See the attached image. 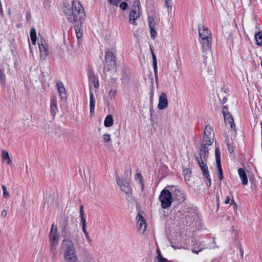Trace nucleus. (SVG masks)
<instances>
[{
  "label": "nucleus",
  "instance_id": "1",
  "mask_svg": "<svg viewBox=\"0 0 262 262\" xmlns=\"http://www.w3.org/2000/svg\"><path fill=\"white\" fill-rule=\"evenodd\" d=\"M62 12L68 21L72 23L81 21L85 17L84 9L77 1H73L71 7L70 4L64 3Z\"/></svg>",
  "mask_w": 262,
  "mask_h": 262
},
{
  "label": "nucleus",
  "instance_id": "2",
  "mask_svg": "<svg viewBox=\"0 0 262 262\" xmlns=\"http://www.w3.org/2000/svg\"><path fill=\"white\" fill-rule=\"evenodd\" d=\"M199 36L200 42L204 50L208 51L211 49L212 43L211 31L204 25L199 24Z\"/></svg>",
  "mask_w": 262,
  "mask_h": 262
},
{
  "label": "nucleus",
  "instance_id": "3",
  "mask_svg": "<svg viewBox=\"0 0 262 262\" xmlns=\"http://www.w3.org/2000/svg\"><path fill=\"white\" fill-rule=\"evenodd\" d=\"M159 200L161 203L162 208H168L171 206L173 200L171 191L166 188L163 189L160 192Z\"/></svg>",
  "mask_w": 262,
  "mask_h": 262
},
{
  "label": "nucleus",
  "instance_id": "4",
  "mask_svg": "<svg viewBox=\"0 0 262 262\" xmlns=\"http://www.w3.org/2000/svg\"><path fill=\"white\" fill-rule=\"evenodd\" d=\"M197 162L201 169L202 171L203 174L204 176V181L207 187H209L211 185V179L208 171V168L206 162L202 158L201 153H199V156L196 157Z\"/></svg>",
  "mask_w": 262,
  "mask_h": 262
},
{
  "label": "nucleus",
  "instance_id": "5",
  "mask_svg": "<svg viewBox=\"0 0 262 262\" xmlns=\"http://www.w3.org/2000/svg\"><path fill=\"white\" fill-rule=\"evenodd\" d=\"M104 62V71H110L116 70V57L112 52L110 51L105 52Z\"/></svg>",
  "mask_w": 262,
  "mask_h": 262
},
{
  "label": "nucleus",
  "instance_id": "6",
  "mask_svg": "<svg viewBox=\"0 0 262 262\" xmlns=\"http://www.w3.org/2000/svg\"><path fill=\"white\" fill-rule=\"evenodd\" d=\"M64 243V258L77 256L74 245L71 240L64 239L62 242Z\"/></svg>",
  "mask_w": 262,
  "mask_h": 262
},
{
  "label": "nucleus",
  "instance_id": "7",
  "mask_svg": "<svg viewBox=\"0 0 262 262\" xmlns=\"http://www.w3.org/2000/svg\"><path fill=\"white\" fill-rule=\"evenodd\" d=\"M168 187L170 188L172 196L179 203H183L185 201L186 195L183 190L176 186H168Z\"/></svg>",
  "mask_w": 262,
  "mask_h": 262
},
{
  "label": "nucleus",
  "instance_id": "8",
  "mask_svg": "<svg viewBox=\"0 0 262 262\" xmlns=\"http://www.w3.org/2000/svg\"><path fill=\"white\" fill-rule=\"evenodd\" d=\"M49 239L51 246L53 248L54 247H56L58 243L59 237L58 234L57 227L55 226L54 223L52 225V228L49 235Z\"/></svg>",
  "mask_w": 262,
  "mask_h": 262
},
{
  "label": "nucleus",
  "instance_id": "9",
  "mask_svg": "<svg viewBox=\"0 0 262 262\" xmlns=\"http://www.w3.org/2000/svg\"><path fill=\"white\" fill-rule=\"evenodd\" d=\"M88 75L89 77V88H91L90 85L93 84L95 89H98L99 86L98 78L97 76L95 74L92 68L88 69Z\"/></svg>",
  "mask_w": 262,
  "mask_h": 262
},
{
  "label": "nucleus",
  "instance_id": "10",
  "mask_svg": "<svg viewBox=\"0 0 262 262\" xmlns=\"http://www.w3.org/2000/svg\"><path fill=\"white\" fill-rule=\"evenodd\" d=\"M215 159L216 163V167L218 169V177L220 180L221 181L223 180V172L221 165V152L219 147H216L215 149Z\"/></svg>",
  "mask_w": 262,
  "mask_h": 262
},
{
  "label": "nucleus",
  "instance_id": "11",
  "mask_svg": "<svg viewBox=\"0 0 262 262\" xmlns=\"http://www.w3.org/2000/svg\"><path fill=\"white\" fill-rule=\"evenodd\" d=\"M225 110H227V106H224L222 110V113L224 116L225 123L229 125L232 129L235 130V125L232 116L229 113H226Z\"/></svg>",
  "mask_w": 262,
  "mask_h": 262
},
{
  "label": "nucleus",
  "instance_id": "12",
  "mask_svg": "<svg viewBox=\"0 0 262 262\" xmlns=\"http://www.w3.org/2000/svg\"><path fill=\"white\" fill-rule=\"evenodd\" d=\"M38 47L40 57L45 59L49 54V50L45 40L42 38L38 41Z\"/></svg>",
  "mask_w": 262,
  "mask_h": 262
},
{
  "label": "nucleus",
  "instance_id": "13",
  "mask_svg": "<svg viewBox=\"0 0 262 262\" xmlns=\"http://www.w3.org/2000/svg\"><path fill=\"white\" fill-rule=\"evenodd\" d=\"M116 181L117 184L120 186L122 191L126 194H130L132 193V189L130 186V184L126 181L121 179L119 178H116Z\"/></svg>",
  "mask_w": 262,
  "mask_h": 262
},
{
  "label": "nucleus",
  "instance_id": "14",
  "mask_svg": "<svg viewBox=\"0 0 262 262\" xmlns=\"http://www.w3.org/2000/svg\"><path fill=\"white\" fill-rule=\"evenodd\" d=\"M138 230L141 233H143L146 228V223L143 215L140 213H138L137 215Z\"/></svg>",
  "mask_w": 262,
  "mask_h": 262
},
{
  "label": "nucleus",
  "instance_id": "15",
  "mask_svg": "<svg viewBox=\"0 0 262 262\" xmlns=\"http://www.w3.org/2000/svg\"><path fill=\"white\" fill-rule=\"evenodd\" d=\"M168 106V100L165 93L162 92L159 96L158 108L160 110H164Z\"/></svg>",
  "mask_w": 262,
  "mask_h": 262
},
{
  "label": "nucleus",
  "instance_id": "16",
  "mask_svg": "<svg viewBox=\"0 0 262 262\" xmlns=\"http://www.w3.org/2000/svg\"><path fill=\"white\" fill-rule=\"evenodd\" d=\"M204 138L206 140H211L213 142L214 134L213 128L209 125H206L204 131Z\"/></svg>",
  "mask_w": 262,
  "mask_h": 262
},
{
  "label": "nucleus",
  "instance_id": "17",
  "mask_svg": "<svg viewBox=\"0 0 262 262\" xmlns=\"http://www.w3.org/2000/svg\"><path fill=\"white\" fill-rule=\"evenodd\" d=\"M148 24L150 28V35L152 39H154L157 35L155 30V23L153 17H148L147 18Z\"/></svg>",
  "mask_w": 262,
  "mask_h": 262
},
{
  "label": "nucleus",
  "instance_id": "18",
  "mask_svg": "<svg viewBox=\"0 0 262 262\" xmlns=\"http://www.w3.org/2000/svg\"><path fill=\"white\" fill-rule=\"evenodd\" d=\"M57 88L59 94V96L62 99H65L67 98V94L63 83L61 81L57 82Z\"/></svg>",
  "mask_w": 262,
  "mask_h": 262
},
{
  "label": "nucleus",
  "instance_id": "19",
  "mask_svg": "<svg viewBox=\"0 0 262 262\" xmlns=\"http://www.w3.org/2000/svg\"><path fill=\"white\" fill-rule=\"evenodd\" d=\"M95 106V100L93 92L91 90V88H90V114L92 115L94 113Z\"/></svg>",
  "mask_w": 262,
  "mask_h": 262
},
{
  "label": "nucleus",
  "instance_id": "20",
  "mask_svg": "<svg viewBox=\"0 0 262 262\" xmlns=\"http://www.w3.org/2000/svg\"><path fill=\"white\" fill-rule=\"evenodd\" d=\"M238 173L242 181V184L244 185H247L248 181L245 170L243 168H239L238 169Z\"/></svg>",
  "mask_w": 262,
  "mask_h": 262
},
{
  "label": "nucleus",
  "instance_id": "21",
  "mask_svg": "<svg viewBox=\"0 0 262 262\" xmlns=\"http://www.w3.org/2000/svg\"><path fill=\"white\" fill-rule=\"evenodd\" d=\"M212 144V141L206 140L205 139H203L201 144L200 152H208V149L207 146H210ZM201 153V152H200Z\"/></svg>",
  "mask_w": 262,
  "mask_h": 262
},
{
  "label": "nucleus",
  "instance_id": "22",
  "mask_svg": "<svg viewBox=\"0 0 262 262\" xmlns=\"http://www.w3.org/2000/svg\"><path fill=\"white\" fill-rule=\"evenodd\" d=\"M50 112L53 117H55L58 112L57 101L55 99H52L50 101Z\"/></svg>",
  "mask_w": 262,
  "mask_h": 262
},
{
  "label": "nucleus",
  "instance_id": "23",
  "mask_svg": "<svg viewBox=\"0 0 262 262\" xmlns=\"http://www.w3.org/2000/svg\"><path fill=\"white\" fill-rule=\"evenodd\" d=\"M151 52L152 54V63H153V68L154 71L155 76L156 80H157L158 78V67H157V58L156 55L154 54V52L152 49H151Z\"/></svg>",
  "mask_w": 262,
  "mask_h": 262
},
{
  "label": "nucleus",
  "instance_id": "24",
  "mask_svg": "<svg viewBox=\"0 0 262 262\" xmlns=\"http://www.w3.org/2000/svg\"><path fill=\"white\" fill-rule=\"evenodd\" d=\"M81 262H95V261L91 254L88 251H85L82 254Z\"/></svg>",
  "mask_w": 262,
  "mask_h": 262
},
{
  "label": "nucleus",
  "instance_id": "25",
  "mask_svg": "<svg viewBox=\"0 0 262 262\" xmlns=\"http://www.w3.org/2000/svg\"><path fill=\"white\" fill-rule=\"evenodd\" d=\"M113 123L114 119L113 116L111 114L107 115L104 119V125L106 127H108L112 126Z\"/></svg>",
  "mask_w": 262,
  "mask_h": 262
},
{
  "label": "nucleus",
  "instance_id": "26",
  "mask_svg": "<svg viewBox=\"0 0 262 262\" xmlns=\"http://www.w3.org/2000/svg\"><path fill=\"white\" fill-rule=\"evenodd\" d=\"M80 216L81 217V223L82 224V228L84 229L86 228V220L84 216V210L83 205H81L80 209Z\"/></svg>",
  "mask_w": 262,
  "mask_h": 262
},
{
  "label": "nucleus",
  "instance_id": "27",
  "mask_svg": "<svg viewBox=\"0 0 262 262\" xmlns=\"http://www.w3.org/2000/svg\"><path fill=\"white\" fill-rule=\"evenodd\" d=\"M30 36L32 45H35L36 42V32L34 28H32L31 29Z\"/></svg>",
  "mask_w": 262,
  "mask_h": 262
},
{
  "label": "nucleus",
  "instance_id": "28",
  "mask_svg": "<svg viewBox=\"0 0 262 262\" xmlns=\"http://www.w3.org/2000/svg\"><path fill=\"white\" fill-rule=\"evenodd\" d=\"M255 39L257 46H260L262 45V32L259 31L255 33Z\"/></svg>",
  "mask_w": 262,
  "mask_h": 262
},
{
  "label": "nucleus",
  "instance_id": "29",
  "mask_svg": "<svg viewBox=\"0 0 262 262\" xmlns=\"http://www.w3.org/2000/svg\"><path fill=\"white\" fill-rule=\"evenodd\" d=\"M138 17V16L137 14L136 10H133L129 13V21L134 25Z\"/></svg>",
  "mask_w": 262,
  "mask_h": 262
},
{
  "label": "nucleus",
  "instance_id": "30",
  "mask_svg": "<svg viewBox=\"0 0 262 262\" xmlns=\"http://www.w3.org/2000/svg\"><path fill=\"white\" fill-rule=\"evenodd\" d=\"M0 83L3 86L6 85V75L3 69H0Z\"/></svg>",
  "mask_w": 262,
  "mask_h": 262
},
{
  "label": "nucleus",
  "instance_id": "31",
  "mask_svg": "<svg viewBox=\"0 0 262 262\" xmlns=\"http://www.w3.org/2000/svg\"><path fill=\"white\" fill-rule=\"evenodd\" d=\"M191 171L189 168H186L183 170V175L185 181H189Z\"/></svg>",
  "mask_w": 262,
  "mask_h": 262
},
{
  "label": "nucleus",
  "instance_id": "32",
  "mask_svg": "<svg viewBox=\"0 0 262 262\" xmlns=\"http://www.w3.org/2000/svg\"><path fill=\"white\" fill-rule=\"evenodd\" d=\"M135 179L137 181H139L140 184H141V185L142 189H143L144 184H143V177H142L141 174H140V173H137L135 175Z\"/></svg>",
  "mask_w": 262,
  "mask_h": 262
},
{
  "label": "nucleus",
  "instance_id": "33",
  "mask_svg": "<svg viewBox=\"0 0 262 262\" xmlns=\"http://www.w3.org/2000/svg\"><path fill=\"white\" fill-rule=\"evenodd\" d=\"M2 188L3 191V196L5 199H8L10 196L9 193L7 191V188L5 185H2Z\"/></svg>",
  "mask_w": 262,
  "mask_h": 262
},
{
  "label": "nucleus",
  "instance_id": "34",
  "mask_svg": "<svg viewBox=\"0 0 262 262\" xmlns=\"http://www.w3.org/2000/svg\"><path fill=\"white\" fill-rule=\"evenodd\" d=\"M165 6L167 7L168 10H171L172 8V0H163Z\"/></svg>",
  "mask_w": 262,
  "mask_h": 262
},
{
  "label": "nucleus",
  "instance_id": "35",
  "mask_svg": "<svg viewBox=\"0 0 262 262\" xmlns=\"http://www.w3.org/2000/svg\"><path fill=\"white\" fill-rule=\"evenodd\" d=\"M66 262H78L77 256L64 258Z\"/></svg>",
  "mask_w": 262,
  "mask_h": 262
},
{
  "label": "nucleus",
  "instance_id": "36",
  "mask_svg": "<svg viewBox=\"0 0 262 262\" xmlns=\"http://www.w3.org/2000/svg\"><path fill=\"white\" fill-rule=\"evenodd\" d=\"M82 231L84 234V235L85 236V237L86 238L88 242L89 243H91L92 242V239L90 237V236L89 234V233L88 232V231L86 230V228H85L84 229H82Z\"/></svg>",
  "mask_w": 262,
  "mask_h": 262
},
{
  "label": "nucleus",
  "instance_id": "37",
  "mask_svg": "<svg viewBox=\"0 0 262 262\" xmlns=\"http://www.w3.org/2000/svg\"><path fill=\"white\" fill-rule=\"evenodd\" d=\"M68 222L67 221H63V224L61 226V233L62 234H66Z\"/></svg>",
  "mask_w": 262,
  "mask_h": 262
},
{
  "label": "nucleus",
  "instance_id": "38",
  "mask_svg": "<svg viewBox=\"0 0 262 262\" xmlns=\"http://www.w3.org/2000/svg\"><path fill=\"white\" fill-rule=\"evenodd\" d=\"M158 262H168V261L165 258H164L161 253L159 252V255L157 256Z\"/></svg>",
  "mask_w": 262,
  "mask_h": 262
},
{
  "label": "nucleus",
  "instance_id": "39",
  "mask_svg": "<svg viewBox=\"0 0 262 262\" xmlns=\"http://www.w3.org/2000/svg\"><path fill=\"white\" fill-rule=\"evenodd\" d=\"M103 139L104 142L107 143L111 140V136L110 134H105L103 136Z\"/></svg>",
  "mask_w": 262,
  "mask_h": 262
},
{
  "label": "nucleus",
  "instance_id": "40",
  "mask_svg": "<svg viewBox=\"0 0 262 262\" xmlns=\"http://www.w3.org/2000/svg\"><path fill=\"white\" fill-rule=\"evenodd\" d=\"M2 156L3 160L9 159V153L7 151L4 150H2Z\"/></svg>",
  "mask_w": 262,
  "mask_h": 262
},
{
  "label": "nucleus",
  "instance_id": "41",
  "mask_svg": "<svg viewBox=\"0 0 262 262\" xmlns=\"http://www.w3.org/2000/svg\"><path fill=\"white\" fill-rule=\"evenodd\" d=\"M119 7L122 10H125L128 7V4L126 2H122L120 4Z\"/></svg>",
  "mask_w": 262,
  "mask_h": 262
},
{
  "label": "nucleus",
  "instance_id": "42",
  "mask_svg": "<svg viewBox=\"0 0 262 262\" xmlns=\"http://www.w3.org/2000/svg\"><path fill=\"white\" fill-rule=\"evenodd\" d=\"M76 36L77 38H80L82 35V31H81L80 29L77 31V28L75 27Z\"/></svg>",
  "mask_w": 262,
  "mask_h": 262
},
{
  "label": "nucleus",
  "instance_id": "43",
  "mask_svg": "<svg viewBox=\"0 0 262 262\" xmlns=\"http://www.w3.org/2000/svg\"><path fill=\"white\" fill-rule=\"evenodd\" d=\"M121 0H108V2L113 5L117 6Z\"/></svg>",
  "mask_w": 262,
  "mask_h": 262
},
{
  "label": "nucleus",
  "instance_id": "44",
  "mask_svg": "<svg viewBox=\"0 0 262 262\" xmlns=\"http://www.w3.org/2000/svg\"><path fill=\"white\" fill-rule=\"evenodd\" d=\"M227 147H228V149L229 152L230 154L233 153L234 152V147H233V146L232 145H230L229 143H227Z\"/></svg>",
  "mask_w": 262,
  "mask_h": 262
},
{
  "label": "nucleus",
  "instance_id": "45",
  "mask_svg": "<svg viewBox=\"0 0 262 262\" xmlns=\"http://www.w3.org/2000/svg\"><path fill=\"white\" fill-rule=\"evenodd\" d=\"M116 91L114 90L113 89H111L109 91V95L111 96V98L112 99L115 97V94H116Z\"/></svg>",
  "mask_w": 262,
  "mask_h": 262
},
{
  "label": "nucleus",
  "instance_id": "46",
  "mask_svg": "<svg viewBox=\"0 0 262 262\" xmlns=\"http://www.w3.org/2000/svg\"><path fill=\"white\" fill-rule=\"evenodd\" d=\"M133 6L135 7V9H136V7L138 8V9H139L140 7V2L139 0H136L135 1Z\"/></svg>",
  "mask_w": 262,
  "mask_h": 262
},
{
  "label": "nucleus",
  "instance_id": "47",
  "mask_svg": "<svg viewBox=\"0 0 262 262\" xmlns=\"http://www.w3.org/2000/svg\"><path fill=\"white\" fill-rule=\"evenodd\" d=\"M202 158L204 161H206L207 158H208V152H202Z\"/></svg>",
  "mask_w": 262,
  "mask_h": 262
},
{
  "label": "nucleus",
  "instance_id": "48",
  "mask_svg": "<svg viewBox=\"0 0 262 262\" xmlns=\"http://www.w3.org/2000/svg\"><path fill=\"white\" fill-rule=\"evenodd\" d=\"M26 20L29 21L31 18V13L30 12H27L26 13Z\"/></svg>",
  "mask_w": 262,
  "mask_h": 262
},
{
  "label": "nucleus",
  "instance_id": "49",
  "mask_svg": "<svg viewBox=\"0 0 262 262\" xmlns=\"http://www.w3.org/2000/svg\"><path fill=\"white\" fill-rule=\"evenodd\" d=\"M150 101H152V99H153L154 94V89L153 88L151 89V90L150 91Z\"/></svg>",
  "mask_w": 262,
  "mask_h": 262
},
{
  "label": "nucleus",
  "instance_id": "50",
  "mask_svg": "<svg viewBox=\"0 0 262 262\" xmlns=\"http://www.w3.org/2000/svg\"><path fill=\"white\" fill-rule=\"evenodd\" d=\"M49 3H50L49 0H44L43 1V4H44L45 7L46 8L49 7Z\"/></svg>",
  "mask_w": 262,
  "mask_h": 262
},
{
  "label": "nucleus",
  "instance_id": "51",
  "mask_svg": "<svg viewBox=\"0 0 262 262\" xmlns=\"http://www.w3.org/2000/svg\"><path fill=\"white\" fill-rule=\"evenodd\" d=\"M230 200V197L229 196H227L226 199L224 202L225 204H228V203H229Z\"/></svg>",
  "mask_w": 262,
  "mask_h": 262
},
{
  "label": "nucleus",
  "instance_id": "52",
  "mask_svg": "<svg viewBox=\"0 0 262 262\" xmlns=\"http://www.w3.org/2000/svg\"><path fill=\"white\" fill-rule=\"evenodd\" d=\"M7 215V211L6 210H3L1 212V216L5 217Z\"/></svg>",
  "mask_w": 262,
  "mask_h": 262
},
{
  "label": "nucleus",
  "instance_id": "53",
  "mask_svg": "<svg viewBox=\"0 0 262 262\" xmlns=\"http://www.w3.org/2000/svg\"><path fill=\"white\" fill-rule=\"evenodd\" d=\"M222 91H223L224 93H227L228 89L226 87V86H223L222 88Z\"/></svg>",
  "mask_w": 262,
  "mask_h": 262
},
{
  "label": "nucleus",
  "instance_id": "54",
  "mask_svg": "<svg viewBox=\"0 0 262 262\" xmlns=\"http://www.w3.org/2000/svg\"><path fill=\"white\" fill-rule=\"evenodd\" d=\"M227 99L226 98V97L225 96H224L223 97V98L222 99V100H221V102H222V104H224L227 102Z\"/></svg>",
  "mask_w": 262,
  "mask_h": 262
},
{
  "label": "nucleus",
  "instance_id": "55",
  "mask_svg": "<svg viewBox=\"0 0 262 262\" xmlns=\"http://www.w3.org/2000/svg\"><path fill=\"white\" fill-rule=\"evenodd\" d=\"M0 13L1 14H3V13L2 6V4H1V2H0Z\"/></svg>",
  "mask_w": 262,
  "mask_h": 262
},
{
  "label": "nucleus",
  "instance_id": "56",
  "mask_svg": "<svg viewBox=\"0 0 262 262\" xmlns=\"http://www.w3.org/2000/svg\"><path fill=\"white\" fill-rule=\"evenodd\" d=\"M233 203L234 204V207H235V208H237V205L236 203H234V200H231V204Z\"/></svg>",
  "mask_w": 262,
  "mask_h": 262
},
{
  "label": "nucleus",
  "instance_id": "57",
  "mask_svg": "<svg viewBox=\"0 0 262 262\" xmlns=\"http://www.w3.org/2000/svg\"><path fill=\"white\" fill-rule=\"evenodd\" d=\"M6 160H7V163L8 164H9L11 163V159H10V157L9 158V159H6Z\"/></svg>",
  "mask_w": 262,
  "mask_h": 262
},
{
  "label": "nucleus",
  "instance_id": "58",
  "mask_svg": "<svg viewBox=\"0 0 262 262\" xmlns=\"http://www.w3.org/2000/svg\"><path fill=\"white\" fill-rule=\"evenodd\" d=\"M239 250H240V252H241V253L242 254V256H243V253H244L243 250L242 248H239Z\"/></svg>",
  "mask_w": 262,
  "mask_h": 262
},
{
  "label": "nucleus",
  "instance_id": "59",
  "mask_svg": "<svg viewBox=\"0 0 262 262\" xmlns=\"http://www.w3.org/2000/svg\"><path fill=\"white\" fill-rule=\"evenodd\" d=\"M201 250H199V251H194V250H192V252H194V253H196V254H198L199 252Z\"/></svg>",
  "mask_w": 262,
  "mask_h": 262
},
{
  "label": "nucleus",
  "instance_id": "60",
  "mask_svg": "<svg viewBox=\"0 0 262 262\" xmlns=\"http://www.w3.org/2000/svg\"><path fill=\"white\" fill-rule=\"evenodd\" d=\"M157 252L158 253V254H159V252H160V253H161V252H160V250H159V249H157Z\"/></svg>",
  "mask_w": 262,
  "mask_h": 262
},
{
  "label": "nucleus",
  "instance_id": "61",
  "mask_svg": "<svg viewBox=\"0 0 262 262\" xmlns=\"http://www.w3.org/2000/svg\"><path fill=\"white\" fill-rule=\"evenodd\" d=\"M228 110V108H227V110H225V112H226V113H229Z\"/></svg>",
  "mask_w": 262,
  "mask_h": 262
},
{
  "label": "nucleus",
  "instance_id": "62",
  "mask_svg": "<svg viewBox=\"0 0 262 262\" xmlns=\"http://www.w3.org/2000/svg\"><path fill=\"white\" fill-rule=\"evenodd\" d=\"M261 67L262 68V59H261Z\"/></svg>",
  "mask_w": 262,
  "mask_h": 262
}]
</instances>
